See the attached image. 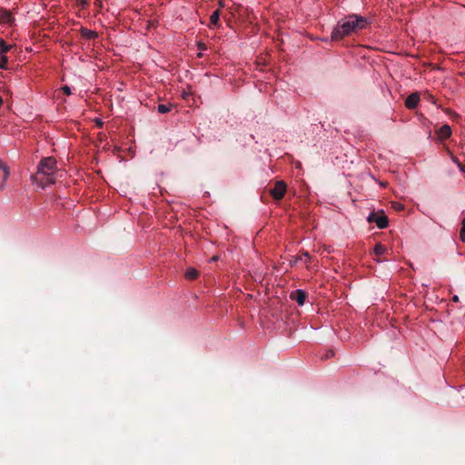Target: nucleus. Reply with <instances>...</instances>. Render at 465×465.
<instances>
[{
    "label": "nucleus",
    "mask_w": 465,
    "mask_h": 465,
    "mask_svg": "<svg viewBox=\"0 0 465 465\" xmlns=\"http://www.w3.org/2000/svg\"><path fill=\"white\" fill-rule=\"evenodd\" d=\"M368 21L365 17L357 15H349L339 21L338 25L331 32V40L338 41L343 37L365 28Z\"/></svg>",
    "instance_id": "1"
},
{
    "label": "nucleus",
    "mask_w": 465,
    "mask_h": 465,
    "mask_svg": "<svg viewBox=\"0 0 465 465\" xmlns=\"http://www.w3.org/2000/svg\"><path fill=\"white\" fill-rule=\"evenodd\" d=\"M56 171V160L53 157H45L40 161L37 173L32 178L42 188H45L49 184L54 183V174Z\"/></svg>",
    "instance_id": "2"
},
{
    "label": "nucleus",
    "mask_w": 465,
    "mask_h": 465,
    "mask_svg": "<svg viewBox=\"0 0 465 465\" xmlns=\"http://www.w3.org/2000/svg\"><path fill=\"white\" fill-rule=\"evenodd\" d=\"M367 221L370 223H376V225L380 229H384V228L388 227V224H389L388 218L384 214L383 212H381V213L371 212L369 214V216L367 217Z\"/></svg>",
    "instance_id": "3"
},
{
    "label": "nucleus",
    "mask_w": 465,
    "mask_h": 465,
    "mask_svg": "<svg viewBox=\"0 0 465 465\" xmlns=\"http://www.w3.org/2000/svg\"><path fill=\"white\" fill-rule=\"evenodd\" d=\"M286 193V183L283 181H278L274 186L270 190V193L272 198L276 201H280L283 198Z\"/></svg>",
    "instance_id": "4"
},
{
    "label": "nucleus",
    "mask_w": 465,
    "mask_h": 465,
    "mask_svg": "<svg viewBox=\"0 0 465 465\" xmlns=\"http://www.w3.org/2000/svg\"><path fill=\"white\" fill-rule=\"evenodd\" d=\"M307 293L303 290H295L290 294V298L295 301L300 306H302L305 302Z\"/></svg>",
    "instance_id": "5"
},
{
    "label": "nucleus",
    "mask_w": 465,
    "mask_h": 465,
    "mask_svg": "<svg viewBox=\"0 0 465 465\" xmlns=\"http://www.w3.org/2000/svg\"><path fill=\"white\" fill-rule=\"evenodd\" d=\"M420 102V94L418 93L411 94L405 100V106L408 109H414Z\"/></svg>",
    "instance_id": "6"
},
{
    "label": "nucleus",
    "mask_w": 465,
    "mask_h": 465,
    "mask_svg": "<svg viewBox=\"0 0 465 465\" xmlns=\"http://www.w3.org/2000/svg\"><path fill=\"white\" fill-rule=\"evenodd\" d=\"M438 134H439L440 139H441V140L449 138L451 135V129H450V125H448V124L442 125L439 129Z\"/></svg>",
    "instance_id": "7"
},
{
    "label": "nucleus",
    "mask_w": 465,
    "mask_h": 465,
    "mask_svg": "<svg viewBox=\"0 0 465 465\" xmlns=\"http://www.w3.org/2000/svg\"><path fill=\"white\" fill-rule=\"evenodd\" d=\"M81 35L84 38H85V39L91 40V39H94V38L97 37V33L95 31H93V30H89V29H86V28H82Z\"/></svg>",
    "instance_id": "8"
},
{
    "label": "nucleus",
    "mask_w": 465,
    "mask_h": 465,
    "mask_svg": "<svg viewBox=\"0 0 465 465\" xmlns=\"http://www.w3.org/2000/svg\"><path fill=\"white\" fill-rule=\"evenodd\" d=\"M219 21H220V10H215L214 12H213V14L211 15L210 16V25H219Z\"/></svg>",
    "instance_id": "9"
},
{
    "label": "nucleus",
    "mask_w": 465,
    "mask_h": 465,
    "mask_svg": "<svg viewBox=\"0 0 465 465\" xmlns=\"http://www.w3.org/2000/svg\"><path fill=\"white\" fill-rule=\"evenodd\" d=\"M184 275L186 279L193 281L199 276V272L194 268H188Z\"/></svg>",
    "instance_id": "10"
},
{
    "label": "nucleus",
    "mask_w": 465,
    "mask_h": 465,
    "mask_svg": "<svg viewBox=\"0 0 465 465\" xmlns=\"http://www.w3.org/2000/svg\"><path fill=\"white\" fill-rule=\"evenodd\" d=\"M0 170H2L4 172L3 183H5L7 180V178L10 174V172H9V167L7 166V164L1 159H0Z\"/></svg>",
    "instance_id": "11"
},
{
    "label": "nucleus",
    "mask_w": 465,
    "mask_h": 465,
    "mask_svg": "<svg viewBox=\"0 0 465 465\" xmlns=\"http://www.w3.org/2000/svg\"><path fill=\"white\" fill-rule=\"evenodd\" d=\"M12 47V45H7L4 39H0V54H5Z\"/></svg>",
    "instance_id": "12"
},
{
    "label": "nucleus",
    "mask_w": 465,
    "mask_h": 465,
    "mask_svg": "<svg viewBox=\"0 0 465 465\" xmlns=\"http://www.w3.org/2000/svg\"><path fill=\"white\" fill-rule=\"evenodd\" d=\"M311 259L312 258H311L309 252L304 251L302 252V254L300 256H298L295 259L294 263H296L298 261L303 262L304 263H308L311 261Z\"/></svg>",
    "instance_id": "13"
},
{
    "label": "nucleus",
    "mask_w": 465,
    "mask_h": 465,
    "mask_svg": "<svg viewBox=\"0 0 465 465\" xmlns=\"http://www.w3.org/2000/svg\"><path fill=\"white\" fill-rule=\"evenodd\" d=\"M386 252H387V248L381 243H377L374 247V253L377 256H381V255L384 254Z\"/></svg>",
    "instance_id": "14"
},
{
    "label": "nucleus",
    "mask_w": 465,
    "mask_h": 465,
    "mask_svg": "<svg viewBox=\"0 0 465 465\" xmlns=\"http://www.w3.org/2000/svg\"><path fill=\"white\" fill-rule=\"evenodd\" d=\"M172 104H159L157 107V111L159 114H166L171 111Z\"/></svg>",
    "instance_id": "15"
},
{
    "label": "nucleus",
    "mask_w": 465,
    "mask_h": 465,
    "mask_svg": "<svg viewBox=\"0 0 465 465\" xmlns=\"http://www.w3.org/2000/svg\"><path fill=\"white\" fill-rule=\"evenodd\" d=\"M8 62V58L5 54H1L0 57V68L6 69V64Z\"/></svg>",
    "instance_id": "16"
},
{
    "label": "nucleus",
    "mask_w": 465,
    "mask_h": 465,
    "mask_svg": "<svg viewBox=\"0 0 465 465\" xmlns=\"http://www.w3.org/2000/svg\"><path fill=\"white\" fill-rule=\"evenodd\" d=\"M460 240L463 242H465V217L462 220V226H461V229H460Z\"/></svg>",
    "instance_id": "17"
},
{
    "label": "nucleus",
    "mask_w": 465,
    "mask_h": 465,
    "mask_svg": "<svg viewBox=\"0 0 465 465\" xmlns=\"http://www.w3.org/2000/svg\"><path fill=\"white\" fill-rule=\"evenodd\" d=\"M392 207L397 211H401L404 209V206L400 203H392Z\"/></svg>",
    "instance_id": "18"
},
{
    "label": "nucleus",
    "mask_w": 465,
    "mask_h": 465,
    "mask_svg": "<svg viewBox=\"0 0 465 465\" xmlns=\"http://www.w3.org/2000/svg\"><path fill=\"white\" fill-rule=\"evenodd\" d=\"M62 90H63L64 94H66V95H70L71 94V89H70L69 86L64 85V86L62 87Z\"/></svg>",
    "instance_id": "19"
},
{
    "label": "nucleus",
    "mask_w": 465,
    "mask_h": 465,
    "mask_svg": "<svg viewBox=\"0 0 465 465\" xmlns=\"http://www.w3.org/2000/svg\"><path fill=\"white\" fill-rule=\"evenodd\" d=\"M333 356H334V351H331V350L328 351L326 352V354H325V358H326V359L331 358V357H333Z\"/></svg>",
    "instance_id": "20"
},
{
    "label": "nucleus",
    "mask_w": 465,
    "mask_h": 465,
    "mask_svg": "<svg viewBox=\"0 0 465 465\" xmlns=\"http://www.w3.org/2000/svg\"><path fill=\"white\" fill-rule=\"evenodd\" d=\"M12 19H13V17H12L11 14L6 13L5 15V21L9 23V22H11Z\"/></svg>",
    "instance_id": "21"
},
{
    "label": "nucleus",
    "mask_w": 465,
    "mask_h": 465,
    "mask_svg": "<svg viewBox=\"0 0 465 465\" xmlns=\"http://www.w3.org/2000/svg\"><path fill=\"white\" fill-rule=\"evenodd\" d=\"M198 49H199V50H205V49H206V45H205V44H203V43H199V44H198Z\"/></svg>",
    "instance_id": "22"
},
{
    "label": "nucleus",
    "mask_w": 465,
    "mask_h": 465,
    "mask_svg": "<svg viewBox=\"0 0 465 465\" xmlns=\"http://www.w3.org/2000/svg\"><path fill=\"white\" fill-rule=\"evenodd\" d=\"M96 124L99 127H102L103 126V122L101 120H97L96 121Z\"/></svg>",
    "instance_id": "23"
},
{
    "label": "nucleus",
    "mask_w": 465,
    "mask_h": 465,
    "mask_svg": "<svg viewBox=\"0 0 465 465\" xmlns=\"http://www.w3.org/2000/svg\"><path fill=\"white\" fill-rule=\"evenodd\" d=\"M452 301L455 302H459V297L457 295L453 296Z\"/></svg>",
    "instance_id": "24"
},
{
    "label": "nucleus",
    "mask_w": 465,
    "mask_h": 465,
    "mask_svg": "<svg viewBox=\"0 0 465 465\" xmlns=\"http://www.w3.org/2000/svg\"><path fill=\"white\" fill-rule=\"evenodd\" d=\"M2 104H3V99H2V97L0 96V106L2 105Z\"/></svg>",
    "instance_id": "25"
},
{
    "label": "nucleus",
    "mask_w": 465,
    "mask_h": 465,
    "mask_svg": "<svg viewBox=\"0 0 465 465\" xmlns=\"http://www.w3.org/2000/svg\"><path fill=\"white\" fill-rule=\"evenodd\" d=\"M82 3L83 4H86V0H82Z\"/></svg>",
    "instance_id": "26"
}]
</instances>
